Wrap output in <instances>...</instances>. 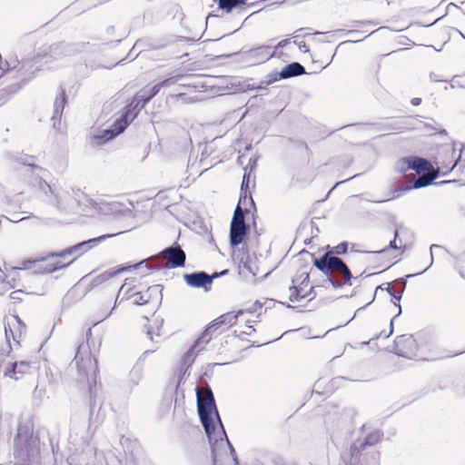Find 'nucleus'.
Segmentation results:
<instances>
[{"instance_id":"7ed1b4c3","label":"nucleus","mask_w":465,"mask_h":465,"mask_svg":"<svg viewBox=\"0 0 465 465\" xmlns=\"http://www.w3.org/2000/svg\"><path fill=\"white\" fill-rule=\"evenodd\" d=\"M62 258L52 257L49 253L46 257L37 259L23 260L19 262V265L12 267L6 275L8 282L20 277L19 273L21 271H33L35 273H51L57 270L63 269L70 265L74 259H72L66 262L61 261Z\"/></svg>"},{"instance_id":"412c9836","label":"nucleus","mask_w":465,"mask_h":465,"mask_svg":"<svg viewBox=\"0 0 465 465\" xmlns=\"http://www.w3.org/2000/svg\"><path fill=\"white\" fill-rule=\"evenodd\" d=\"M305 73L304 67L299 63H292L286 65L279 74L281 79L302 75Z\"/></svg>"},{"instance_id":"ddd939ff","label":"nucleus","mask_w":465,"mask_h":465,"mask_svg":"<svg viewBox=\"0 0 465 465\" xmlns=\"http://www.w3.org/2000/svg\"><path fill=\"white\" fill-rule=\"evenodd\" d=\"M160 292L158 285L151 286L144 292H134L129 283L125 282L119 290L122 299L132 300L134 304L143 305L151 302L152 296H157Z\"/></svg>"},{"instance_id":"9b49d317","label":"nucleus","mask_w":465,"mask_h":465,"mask_svg":"<svg viewBox=\"0 0 465 465\" xmlns=\"http://www.w3.org/2000/svg\"><path fill=\"white\" fill-rule=\"evenodd\" d=\"M312 287L310 286L309 273L306 272L297 273L289 288V300L292 302H296L302 299H312Z\"/></svg>"},{"instance_id":"5701e85b","label":"nucleus","mask_w":465,"mask_h":465,"mask_svg":"<svg viewBox=\"0 0 465 465\" xmlns=\"http://www.w3.org/2000/svg\"><path fill=\"white\" fill-rule=\"evenodd\" d=\"M218 4L221 9L230 12L236 6L245 5V0H219Z\"/></svg>"},{"instance_id":"6e6552de","label":"nucleus","mask_w":465,"mask_h":465,"mask_svg":"<svg viewBox=\"0 0 465 465\" xmlns=\"http://www.w3.org/2000/svg\"><path fill=\"white\" fill-rule=\"evenodd\" d=\"M33 368L30 361H15L9 356L0 358V373L5 378L13 381L22 380L25 376L31 373Z\"/></svg>"},{"instance_id":"1a4fd4ad","label":"nucleus","mask_w":465,"mask_h":465,"mask_svg":"<svg viewBox=\"0 0 465 465\" xmlns=\"http://www.w3.org/2000/svg\"><path fill=\"white\" fill-rule=\"evenodd\" d=\"M247 201L248 198L246 195H244L243 197L241 196L239 203L233 213L230 228V241L232 246H237L238 244H240L246 234L244 213L241 205L245 204ZM249 201L251 202L252 204L253 203L252 197L249 198Z\"/></svg>"},{"instance_id":"c9c22d12","label":"nucleus","mask_w":465,"mask_h":465,"mask_svg":"<svg viewBox=\"0 0 465 465\" xmlns=\"http://www.w3.org/2000/svg\"><path fill=\"white\" fill-rule=\"evenodd\" d=\"M45 393V389L40 388L39 385H36L35 389V395L41 397Z\"/></svg>"},{"instance_id":"9d476101","label":"nucleus","mask_w":465,"mask_h":465,"mask_svg":"<svg viewBox=\"0 0 465 465\" xmlns=\"http://www.w3.org/2000/svg\"><path fill=\"white\" fill-rule=\"evenodd\" d=\"M159 259L166 260L165 266L168 268H177L184 265L185 262V253L181 249L180 246L169 247L163 250L159 256L152 257L146 261V265L143 264L142 266L146 268V270L158 269L162 265L161 264H151L149 265V262L156 261Z\"/></svg>"},{"instance_id":"423d86ee","label":"nucleus","mask_w":465,"mask_h":465,"mask_svg":"<svg viewBox=\"0 0 465 465\" xmlns=\"http://www.w3.org/2000/svg\"><path fill=\"white\" fill-rule=\"evenodd\" d=\"M413 170L419 175L413 183L414 188L425 187L432 183L438 176V171H435L430 162L420 157H408L402 160L401 171L407 172Z\"/></svg>"},{"instance_id":"b1692460","label":"nucleus","mask_w":465,"mask_h":465,"mask_svg":"<svg viewBox=\"0 0 465 465\" xmlns=\"http://www.w3.org/2000/svg\"><path fill=\"white\" fill-rule=\"evenodd\" d=\"M395 343L398 348L397 353L401 356L409 357L408 353L404 351L402 349H401L400 346L404 344L412 345L414 343V340L411 337L400 336L397 338Z\"/></svg>"},{"instance_id":"c85d7f7f","label":"nucleus","mask_w":465,"mask_h":465,"mask_svg":"<svg viewBox=\"0 0 465 465\" xmlns=\"http://www.w3.org/2000/svg\"><path fill=\"white\" fill-rule=\"evenodd\" d=\"M177 79H178L177 76L170 77V78H167L158 84H160L161 88L165 87V86H170L172 84H174L177 82Z\"/></svg>"},{"instance_id":"f8f14e48","label":"nucleus","mask_w":465,"mask_h":465,"mask_svg":"<svg viewBox=\"0 0 465 465\" xmlns=\"http://www.w3.org/2000/svg\"><path fill=\"white\" fill-rule=\"evenodd\" d=\"M122 232H114V233H109V234H104V235H102V236H99V237H96V238H93V239H90V240H87V241H84L82 242H79L77 244H74L62 252H51V256L52 257H59V258H65L66 256L68 255H74V257L73 259H76L78 258L79 256H81L82 254H84V252H86L88 250L92 249L93 247H94L96 244H98L99 242H101L102 241L105 240V239H108V238H111V237H114L119 233H121Z\"/></svg>"},{"instance_id":"ea45409f","label":"nucleus","mask_w":465,"mask_h":465,"mask_svg":"<svg viewBox=\"0 0 465 465\" xmlns=\"http://www.w3.org/2000/svg\"><path fill=\"white\" fill-rule=\"evenodd\" d=\"M393 331V320L391 321V323H390V332L389 334H385L384 337L387 338L389 337Z\"/></svg>"},{"instance_id":"4468645a","label":"nucleus","mask_w":465,"mask_h":465,"mask_svg":"<svg viewBox=\"0 0 465 465\" xmlns=\"http://www.w3.org/2000/svg\"><path fill=\"white\" fill-rule=\"evenodd\" d=\"M382 438V433L375 430L368 433L362 442H355L349 451L342 453L341 458L346 465H357L359 462L360 447L372 446L378 443Z\"/></svg>"},{"instance_id":"a19ab883","label":"nucleus","mask_w":465,"mask_h":465,"mask_svg":"<svg viewBox=\"0 0 465 465\" xmlns=\"http://www.w3.org/2000/svg\"><path fill=\"white\" fill-rule=\"evenodd\" d=\"M24 164L25 165H28V166H31V167H35V168H37V166H35L32 162L30 161H26L24 163Z\"/></svg>"},{"instance_id":"473e14b6","label":"nucleus","mask_w":465,"mask_h":465,"mask_svg":"<svg viewBox=\"0 0 465 465\" xmlns=\"http://www.w3.org/2000/svg\"><path fill=\"white\" fill-rule=\"evenodd\" d=\"M24 293L22 290H16L10 293V298L13 300H22L21 295Z\"/></svg>"},{"instance_id":"de8ad7c7","label":"nucleus","mask_w":465,"mask_h":465,"mask_svg":"<svg viewBox=\"0 0 465 465\" xmlns=\"http://www.w3.org/2000/svg\"><path fill=\"white\" fill-rule=\"evenodd\" d=\"M118 295H120V294L118 293ZM118 299H119V296H116L115 301H118Z\"/></svg>"},{"instance_id":"dca6fc26","label":"nucleus","mask_w":465,"mask_h":465,"mask_svg":"<svg viewBox=\"0 0 465 465\" xmlns=\"http://www.w3.org/2000/svg\"><path fill=\"white\" fill-rule=\"evenodd\" d=\"M33 445H35V440L31 431L26 426L20 425L15 440V452L21 457L27 456Z\"/></svg>"},{"instance_id":"e433bc0d","label":"nucleus","mask_w":465,"mask_h":465,"mask_svg":"<svg viewBox=\"0 0 465 465\" xmlns=\"http://www.w3.org/2000/svg\"><path fill=\"white\" fill-rule=\"evenodd\" d=\"M289 43H290L289 39L282 40L281 42L278 43L276 48H282V47L286 46Z\"/></svg>"},{"instance_id":"2f4dec72","label":"nucleus","mask_w":465,"mask_h":465,"mask_svg":"<svg viewBox=\"0 0 465 465\" xmlns=\"http://www.w3.org/2000/svg\"><path fill=\"white\" fill-rule=\"evenodd\" d=\"M254 331H255V329L252 325H249L248 323H246L244 330L242 331V333L250 336Z\"/></svg>"},{"instance_id":"09e8293b","label":"nucleus","mask_w":465,"mask_h":465,"mask_svg":"<svg viewBox=\"0 0 465 465\" xmlns=\"http://www.w3.org/2000/svg\"><path fill=\"white\" fill-rule=\"evenodd\" d=\"M118 295H120V294L118 293ZM118 299H119V296H116L115 301H118Z\"/></svg>"},{"instance_id":"cd10ccee","label":"nucleus","mask_w":465,"mask_h":465,"mask_svg":"<svg viewBox=\"0 0 465 465\" xmlns=\"http://www.w3.org/2000/svg\"><path fill=\"white\" fill-rule=\"evenodd\" d=\"M348 244L347 242L339 243L337 246L333 248V252L337 255L344 254L347 252Z\"/></svg>"},{"instance_id":"f257e3e1","label":"nucleus","mask_w":465,"mask_h":465,"mask_svg":"<svg viewBox=\"0 0 465 465\" xmlns=\"http://www.w3.org/2000/svg\"><path fill=\"white\" fill-rule=\"evenodd\" d=\"M69 370L79 389L92 394L97 383L98 366L88 342L79 344Z\"/></svg>"},{"instance_id":"58836bf2","label":"nucleus","mask_w":465,"mask_h":465,"mask_svg":"<svg viewBox=\"0 0 465 465\" xmlns=\"http://www.w3.org/2000/svg\"><path fill=\"white\" fill-rule=\"evenodd\" d=\"M420 103H421V99H420V98H417V97H415V98H413V99L411 100V104H412L413 105H419Z\"/></svg>"},{"instance_id":"72a5a7b5","label":"nucleus","mask_w":465,"mask_h":465,"mask_svg":"<svg viewBox=\"0 0 465 465\" xmlns=\"http://www.w3.org/2000/svg\"><path fill=\"white\" fill-rule=\"evenodd\" d=\"M297 45H298V48H299L300 51L304 52V53L309 52V48H308V46H307L305 42H303V41L299 42L297 44Z\"/></svg>"},{"instance_id":"49530a36","label":"nucleus","mask_w":465,"mask_h":465,"mask_svg":"<svg viewBox=\"0 0 465 465\" xmlns=\"http://www.w3.org/2000/svg\"><path fill=\"white\" fill-rule=\"evenodd\" d=\"M401 306L399 305V314L401 313Z\"/></svg>"},{"instance_id":"a878e982","label":"nucleus","mask_w":465,"mask_h":465,"mask_svg":"<svg viewBox=\"0 0 465 465\" xmlns=\"http://www.w3.org/2000/svg\"><path fill=\"white\" fill-rule=\"evenodd\" d=\"M17 60H11L10 62L5 61L2 62V55L0 54V71L2 72V74L8 72L11 69H15L17 65Z\"/></svg>"},{"instance_id":"f03ea898","label":"nucleus","mask_w":465,"mask_h":465,"mask_svg":"<svg viewBox=\"0 0 465 465\" xmlns=\"http://www.w3.org/2000/svg\"><path fill=\"white\" fill-rule=\"evenodd\" d=\"M262 308V303L259 302H255L251 307L246 310H240L236 313L231 312L222 316L218 317L214 320L203 332L201 337L195 341L193 346L188 351V352L183 356V361L184 364L190 366L196 357L197 353L201 351L204 346L211 340V334L218 329V327L222 325H225L227 328L231 327L237 323V320L239 316H242L245 312L254 313L258 309Z\"/></svg>"},{"instance_id":"2eb2a0df","label":"nucleus","mask_w":465,"mask_h":465,"mask_svg":"<svg viewBox=\"0 0 465 465\" xmlns=\"http://www.w3.org/2000/svg\"><path fill=\"white\" fill-rule=\"evenodd\" d=\"M137 115V112L131 113V109L125 108L124 114L122 115L121 118L117 119L113 127V130H104L102 132V134L95 135L94 137L95 143L97 144H102L105 142H108L112 140L114 136L124 132V130L128 125L129 122L133 121Z\"/></svg>"},{"instance_id":"393cba45","label":"nucleus","mask_w":465,"mask_h":465,"mask_svg":"<svg viewBox=\"0 0 465 465\" xmlns=\"http://www.w3.org/2000/svg\"><path fill=\"white\" fill-rule=\"evenodd\" d=\"M250 53L252 56L260 55L261 61H266L272 56V54L270 53V48L268 46H261L259 48L252 49L250 51Z\"/></svg>"},{"instance_id":"6ab92c4d","label":"nucleus","mask_w":465,"mask_h":465,"mask_svg":"<svg viewBox=\"0 0 465 465\" xmlns=\"http://www.w3.org/2000/svg\"><path fill=\"white\" fill-rule=\"evenodd\" d=\"M149 95L143 94L144 92H138L134 97L132 103L126 106V109L130 108L131 113L139 112L144 105L161 90L159 84H154L150 89Z\"/></svg>"},{"instance_id":"4c0bfd02","label":"nucleus","mask_w":465,"mask_h":465,"mask_svg":"<svg viewBox=\"0 0 465 465\" xmlns=\"http://www.w3.org/2000/svg\"><path fill=\"white\" fill-rule=\"evenodd\" d=\"M388 291H389V292L391 293V296L394 298V300H395L394 304H395V305H397V304H396V302H399V301L401 300V293H398V294L396 295L395 293L391 292L390 289H389Z\"/></svg>"},{"instance_id":"0eeeda50","label":"nucleus","mask_w":465,"mask_h":465,"mask_svg":"<svg viewBox=\"0 0 465 465\" xmlns=\"http://www.w3.org/2000/svg\"><path fill=\"white\" fill-rule=\"evenodd\" d=\"M314 265L326 275H328L330 272H336L341 274L344 279L343 284L351 285V272L341 259L336 256H331L329 253H326L322 258L316 259L314 261ZM329 281L334 288H339L342 285L341 282L335 281L331 277H329Z\"/></svg>"},{"instance_id":"c03bdc74","label":"nucleus","mask_w":465,"mask_h":465,"mask_svg":"<svg viewBox=\"0 0 465 465\" xmlns=\"http://www.w3.org/2000/svg\"><path fill=\"white\" fill-rule=\"evenodd\" d=\"M385 251H386V248L382 249V250H380V251H377V252H374V253H381V252H383Z\"/></svg>"},{"instance_id":"f704fd0d","label":"nucleus","mask_w":465,"mask_h":465,"mask_svg":"<svg viewBox=\"0 0 465 465\" xmlns=\"http://www.w3.org/2000/svg\"><path fill=\"white\" fill-rule=\"evenodd\" d=\"M249 179H250V174L245 173L243 175V178H242V190H243L244 186L248 187Z\"/></svg>"},{"instance_id":"a18cd8bd","label":"nucleus","mask_w":465,"mask_h":465,"mask_svg":"<svg viewBox=\"0 0 465 465\" xmlns=\"http://www.w3.org/2000/svg\"><path fill=\"white\" fill-rule=\"evenodd\" d=\"M456 164H457V162H455V163L452 164V166L450 167V170H452V169L456 166Z\"/></svg>"},{"instance_id":"39448f33","label":"nucleus","mask_w":465,"mask_h":465,"mask_svg":"<svg viewBox=\"0 0 465 465\" xmlns=\"http://www.w3.org/2000/svg\"><path fill=\"white\" fill-rule=\"evenodd\" d=\"M197 404L199 416L206 434L211 437V434L214 431L215 427L213 419V415L214 414L220 423L223 435L226 438L225 431L215 406L214 398L210 389H207L204 394H201V392L197 391Z\"/></svg>"},{"instance_id":"aec40b11","label":"nucleus","mask_w":465,"mask_h":465,"mask_svg":"<svg viewBox=\"0 0 465 465\" xmlns=\"http://www.w3.org/2000/svg\"><path fill=\"white\" fill-rule=\"evenodd\" d=\"M143 264L146 265V261H141L136 264L120 267L116 270H114V269L108 270V271L100 273L99 275L95 276L93 279L92 284L94 286H98V285L105 282L106 281L112 279L113 277H114L116 274H118L120 272H128V271H131L132 269L142 268V266Z\"/></svg>"},{"instance_id":"bb28decb","label":"nucleus","mask_w":465,"mask_h":465,"mask_svg":"<svg viewBox=\"0 0 465 465\" xmlns=\"http://www.w3.org/2000/svg\"><path fill=\"white\" fill-rule=\"evenodd\" d=\"M154 323L156 324V329L157 331L154 332L153 331L152 329H148L147 331V334L148 336L150 337V339L153 341V335H156V336H160V329L163 325V320H160V319H155L154 320Z\"/></svg>"},{"instance_id":"37998d69","label":"nucleus","mask_w":465,"mask_h":465,"mask_svg":"<svg viewBox=\"0 0 465 465\" xmlns=\"http://www.w3.org/2000/svg\"><path fill=\"white\" fill-rule=\"evenodd\" d=\"M439 247H440L439 245L432 244V245L430 246V253L432 254V251H433V249H435V248H439Z\"/></svg>"},{"instance_id":"7c9ffc66","label":"nucleus","mask_w":465,"mask_h":465,"mask_svg":"<svg viewBox=\"0 0 465 465\" xmlns=\"http://www.w3.org/2000/svg\"><path fill=\"white\" fill-rule=\"evenodd\" d=\"M399 234V231L396 229L394 232V239L390 242L389 247L392 249H400L401 245L397 244V237Z\"/></svg>"},{"instance_id":"a211bd4d","label":"nucleus","mask_w":465,"mask_h":465,"mask_svg":"<svg viewBox=\"0 0 465 465\" xmlns=\"http://www.w3.org/2000/svg\"><path fill=\"white\" fill-rule=\"evenodd\" d=\"M5 332L6 341L10 346V338H12L16 343H19V340L25 332V325L22 322L18 316L12 315L10 318H8L5 326Z\"/></svg>"},{"instance_id":"f3484780","label":"nucleus","mask_w":465,"mask_h":465,"mask_svg":"<svg viewBox=\"0 0 465 465\" xmlns=\"http://www.w3.org/2000/svg\"><path fill=\"white\" fill-rule=\"evenodd\" d=\"M228 273V270H223L221 272H214L213 275H209L204 272H193L190 274H184L183 279L185 282L193 288H204L208 290V286H210L213 282V280Z\"/></svg>"},{"instance_id":"79ce46f5","label":"nucleus","mask_w":465,"mask_h":465,"mask_svg":"<svg viewBox=\"0 0 465 465\" xmlns=\"http://www.w3.org/2000/svg\"><path fill=\"white\" fill-rule=\"evenodd\" d=\"M140 92H144L143 94H145V96H146V95H149V94H150V90H149V89H146V88H144V89L141 90Z\"/></svg>"},{"instance_id":"4be33fe9","label":"nucleus","mask_w":465,"mask_h":465,"mask_svg":"<svg viewBox=\"0 0 465 465\" xmlns=\"http://www.w3.org/2000/svg\"><path fill=\"white\" fill-rule=\"evenodd\" d=\"M65 105V93L64 90H61L59 95L55 98L54 104V115L52 117L53 120L61 117L64 107Z\"/></svg>"},{"instance_id":"20e7f679","label":"nucleus","mask_w":465,"mask_h":465,"mask_svg":"<svg viewBox=\"0 0 465 465\" xmlns=\"http://www.w3.org/2000/svg\"><path fill=\"white\" fill-rule=\"evenodd\" d=\"M37 186L46 195L47 200L58 209L72 213L78 209L80 197L83 193L80 191H67L64 189L53 188L45 181L37 179Z\"/></svg>"},{"instance_id":"c756f323","label":"nucleus","mask_w":465,"mask_h":465,"mask_svg":"<svg viewBox=\"0 0 465 465\" xmlns=\"http://www.w3.org/2000/svg\"><path fill=\"white\" fill-rule=\"evenodd\" d=\"M178 97H180L183 101L186 102V103H194V102H197V101H200L201 98L195 96V97H192V96H187L186 94H180L178 95Z\"/></svg>"}]
</instances>
